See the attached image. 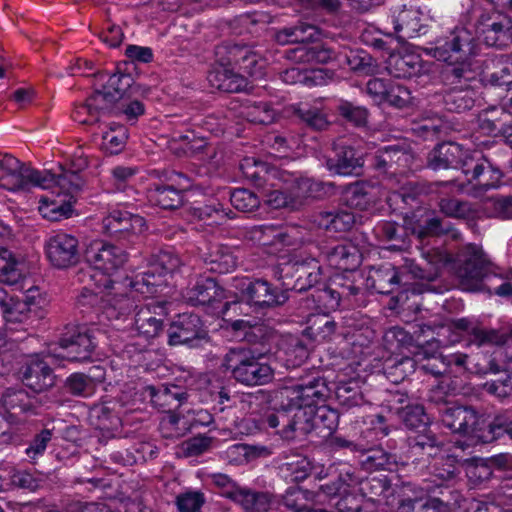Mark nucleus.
Instances as JSON below:
<instances>
[{"label": "nucleus", "mask_w": 512, "mask_h": 512, "mask_svg": "<svg viewBox=\"0 0 512 512\" xmlns=\"http://www.w3.org/2000/svg\"><path fill=\"white\" fill-rule=\"evenodd\" d=\"M380 232L386 241L393 242L399 248L407 247L410 236H414L420 243L429 238L450 236L458 240L461 233L454 225L439 216L435 210L419 207L403 217V224L386 221L380 225Z\"/></svg>", "instance_id": "obj_1"}, {"label": "nucleus", "mask_w": 512, "mask_h": 512, "mask_svg": "<svg viewBox=\"0 0 512 512\" xmlns=\"http://www.w3.org/2000/svg\"><path fill=\"white\" fill-rule=\"evenodd\" d=\"M149 87L135 83L130 74L114 73L105 83L94 84L93 93L86 99V102L76 111L77 115L85 110L94 121H99L101 116H119V103L125 97L136 95L144 96Z\"/></svg>", "instance_id": "obj_2"}, {"label": "nucleus", "mask_w": 512, "mask_h": 512, "mask_svg": "<svg viewBox=\"0 0 512 512\" xmlns=\"http://www.w3.org/2000/svg\"><path fill=\"white\" fill-rule=\"evenodd\" d=\"M270 351L231 348L225 354L222 365L236 383L246 387L264 386L271 383L275 375L274 368L268 362Z\"/></svg>", "instance_id": "obj_3"}, {"label": "nucleus", "mask_w": 512, "mask_h": 512, "mask_svg": "<svg viewBox=\"0 0 512 512\" xmlns=\"http://www.w3.org/2000/svg\"><path fill=\"white\" fill-rule=\"evenodd\" d=\"M443 425L452 433L491 443L499 438V415L492 420L472 406L443 405L439 409Z\"/></svg>", "instance_id": "obj_4"}, {"label": "nucleus", "mask_w": 512, "mask_h": 512, "mask_svg": "<svg viewBox=\"0 0 512 512\" xmlns=\"http://www.w3.org/2000/svg\"><path fill=\"white\" fill-rule=\"evenodd\" d=\"M453 269L463 290L484 292L490 290V282L496 280L499 267L488 258L482 247L469 244L458 252Z\"/></svg>", "instance_id": "obj_5"}, {"label": "nucleus", "mask_w": 512, "mask_h": 512, "mask_svg": "<svg viewBox=\"0 0 512 512\" xmlns=\"http://www.w3.org/2000/svg\"><path fill=\"white\" fill-rule=\"evenodd\" d=\"M243 175L260 191L261 198L273 209H296L298 201L283 191L273 189L277 170L269 164L253 158H246L240 164Z\"/></svg>", "instance_id": "obj_6"}, {"label": "nucleus", "mask_w": 512, "mask_h": 512, "mask_svg": "<svg viewBox=\"0 0 512 512\" xmlns=\"http://www.w3.org/2000/svg\"><path fill=\"white\" fill-rule=\"evenodd\" d=\"M237 299L225 302L222 312L225 313L232 304L245 303L255 312H263L283 306L289 299L286 290L274 287L264 279L243 281L238 287Z\"/></svg>", "instance_id": "obj_7"}, {"label": "nucleus", "mask_w": 512, "mask_h": 512, "mask_svg": "<svg viewBox=\"0 0 512 512\" xmlns=\"http://www.w3.org/2000/svg\"><path fill=\"white\" fill-rule=\"evenodd\" d=\"M283 290L304 292L314 290L322 281V267L314 258L283 263L276 272Z\"/></svg>", "instance_id": "obj_8"}, {"label": "nucleus", "mask_w": 512, "mask_h": 512, "mask_svg": "<svg viewBox=\"0 0 512 512\" xmlns=\"http://www.w3.org/2000/svg\"><path fill=\"white\" fill-rule=\"evenodd\" d=\"M414 155L409 145L394 144L385 146L375 153L373 168L392 185H400L410 170Z\"/></svg>", "instance_id": "obj_9"}, {"label": "nucleus", "mask_w": 512, "mask_h": 512, "mask_svg": "<svg viewBox=\"0 0 512 512\" xmlns=\"http://www.w3.org/2000/svg\"><path fill=\"white\" fill-rule=\"evenodd\" d=\"M0 169L5 172L0 178V186L11 191L28 190L31 185L46 187V182L53 178L47 171L25 166L11 155L0 158Z\"/></svg>", "instance_id": "obj_10"}, {"label": "nucleus", "mask_w": 512, "mask_h": 512, "mask_svg": "<svg viewBox=\"0 0 512 512\" xmlns=\"http://www.w3.org/2000/svg\"><path fill=\"white\" fill-rule=\"evenodd\" d=\"M169 346L201 347L209 342V334L201 318L196 314H181L167 329Z\"/></svg>", "instance_id": "obj_11"}, {"label": "nucleus", "mask_w": 512, "mask_h": 512, "mask_svg": "<svg viewBox=\"0 0 512 512\" xmlns=\"http://www.w3.org/2000/svg\"><path fill=\"white\" fill-rule=\"evenodd\" d=\"M476 32L489 47L503 49L512 44V18L503 12H483L475 22Z\"/></svg>", "instance_id": "obj_12"}, {"label": "nucleus", "mask_w": 512, "mask_h": 512, "mask_svg": "<svg viewBox=\"0 0 512 512\" xmlns=\"http://www.w3.org/2000/svg\"><path fill=\"white\" fill-rule=\"evenodd\" d=\"M215 56L220 66L238 69L243 75L261 74L258 55L246 45L223 43L216 47Z\"/></svg>", "instance_id": "obj_13"}, {"label": "nucleus", "mask_w": 512, "mask_h": 512, "mask_svg": "<svg viewBox=\"0 0 512 512\" xmlns=\"http://www.w3.org/2000/svg\"><path fill=\"white\" fill-rule=\"evenodd\" d=\"M57 344L61 350L57 356L69 361L87 360L95 348L88 330L78 325L65 326Z\"/></svg>", "instance_id": "obj_14"}, {"label": "nucleus", "mask_w": 512, "mask_h": 512, "mask_svg": "<svg viewBox=\"0 0 512 512\" xmlns=\"http://www.w3.org/2000/svg\"><path fill=\"white\" fill-rule=\"evenodd\" d=\"M475 38L465 27H455L444 40L438 41L434 57L439 61H453L467 58L474 53Z\"/></svg>", "instance_id": "obj_15"}, {"label": "nucleus", "mask_w": 512, "mask_h": 512, "mask_svg": "<svg viewBox=\"0 0 512 512\" xmlns=\"http://www.w3.org/2000/svg\"><path fill=\"white\" fill-rule=\"evenodd\" d=\"M45 250L49 262L57 269L75 266L81 258L78 239L66 233L50 237L45 244Z\"/></svg>", "instance_id": "obj_16"}, {"label": "nucleus", "mask_w": 512, "mask_h": 512, "mask_svg": "<svg viewBox=\"0 0 512 512\" xmlns=\"http://www.w3.org/2000/svg\"><path fill=\"white\" fill-rule=\"evenodd\" d=\"M85 259L95 269L110 274L123 267L128 254L113 244L103 241L92 242L85 250Z\"/></svg>", "instance_id": "obj_17"}, {"label": "nucleus", "mask_w": 512, "mask_h": 512, "mask_svg": "<svg viewBox=\"0 0 512 512\" xmlns=\"http://www.w3.org/2000/svg\"><path fill=\"white\" fill-rule=\"evenodd\" d=\"M471 158V155L463 147L452 141H445L437 144L426 156V166L439 171L444 169H461L464 162Z\"/></svg>", "instance_id": "obj_18"}, {"label": "nucleus", "mask_w": 512, "mask_h": 512, "mask_svg": "<svg viewBox=\"0 0 512 512\" xmlns=\"http://www.w3.org/2000/svg\"><path fill=\"white\" fill-rule=\"evenodd\" d=\"M325 166L337 175H359L363 167V158L354 147L333 142L332 153L325 156Z\"/></svg>", "instance_id": "obj_19"}, {"label": "nucleus", "mask_w": 512, "mask_h": 512, "mask_svg": "<svg viewBox=\"0 0 512 512\" xmlns=\"http://www.w3.org/2000/svg\"><path fill=\"white\" fill-rule=\"evenodd\" d=\"M167 304L152 302L137 311L134 324L139 335L151 339L164 331V319L168 315Z\"/></svg>", "instance_id": "obj_20"}, {"label": "nucleus", "mask_w": 512, "mask_h": 512, "mask_svg": "<svg viewBox=\"0 0 512 512\" xmlns=\"http://www.w3.org/2000/svg\"><path fill=\"white\" fill-rule=\"evenodd\" d=\"M144 224V219L139 215L113 211L103 219V232L118 241H131L136 237V230H140Z\"/></svg>", "instance_id": "obj_21"}, {"label": "nucleus", "mask_w": 512, "mask_h": 512, "mask_svg": "<svg viewBox=\"0 0 512 512\" xmlns=\"http://www.w3.org/2000/svg\"><path fill=\"white\" fill-rule=\"evenodd\" d=\"M321 253L331 266L344 272L356 271L362 262L359 249L348 241L326 245Z\"/></svg>", "instance_id": "obj_22"}, {"label": "nucleus", "mask_w": 512, "mask_h": 512, "mask_svg": "<svg viewBox=\"0 0 512 512\" xmlns=\"http://www.w3.org/2000/svg\"><path fill=\"white\" fill-rule=\"evenodd\" d=\"M184 297L192 305L214 306L226 298V293L215 278L200 277L192 287L186 289Z\"/></svg>", "instance_id": "obj_23"}, {"label": "nucleus", "mask_w": 512, "mask_h": 512, "mask_svg": "<svg viewBox=\"0 0 512 512\" xmlns=\"http://www.w3.org/2000/svg\"><path fill=\"white\" fill-rule=\"evenodd\" d=\"M19 375L22 383L35 393L47 391L55 385L53 369L44 361H32L22 366Z\"/></svg>", "instance_id": "obj_24"}, {"label": "nucleus", "mask_w": 512, "mask_h": 512, "mask_svg": "<svg viewBox=\"0 0 512 512\" xmlns=\"http://www.w3.org/2000/svg\"><path fill=\"white\" fill-rule=\"evenodd\" d=\"M463 173L467 176L468 182L476 181L484 190L495 187L501 178V172L498 168L484 157L471 156L463 165Z\"/></svg>", "instance_id": "obj_25"}, {"label": "nucleus", "mask_w": 512, "mask_h": 512, "mask_svg": "<svg viewBox=\"0 0 512 512\" xmlns=\"http://www.w3.org/2000/svg\"><path fill=\"white\" fill-rule=\"evenodd\" d=\"M297 386L301 403L303 407L307 408L317 407L318 404L325 403L332 393L328 380L323 376H314L302 380Z\"/></svg>", "instance_id": "obj_26"}, {"label": "nucleus", "mask_w": 512, "mask_h": 512, "mask_svg": "<svg viewBox=\"0 0 512 512\" xmlns=\"http://www.w3.org/2000/svg\"><path fill=\"white\" fill-rule=\"evenodd\" d=\"M437 96L449 112L462 113L471 110L475 104V92L469 85L450 87Z\"/></svg>", "instance_id": "obj_27"}, {"label": "nucleus", "mask_w": 512, "mask_h": 512, "mask_svg": "<svg viewBox=\"0 0 512 512\" xmlns=\"http://www.w3.org/2000/svg\"><path fill=\"white\" fill-rule=\"evenodd\" d=\"M343 200L351 208L367 210L375 203V186L367 181L351 183L343 190Z\"/></svg>", "instance_id": "obj_28"}, {"label": "nucleus", "mask_w": 512, "mask_h": 512, "mask_svg": "<svg viewBox=\"0 0 512 512\" xmlns=\"http://www.w3.org/2000/svg\"><path fill=\"white\" fill-rule=\"evenodd\" d=\"M483 76L492 85L502 86L512 83V61L500 55L487 58L483 62Z\"/></svg>", "instance_id": "obj_29"}, {"label": "nucleus", "mask_w": 512, "mask_h": 512, "mask_svg": "<svg viewBox=\"0 0 512 512\" xmlns=\"http://www.w3.org/2000/svg\"><path fill=\"white\" fill-rule=\"evenodd\" d=\"M316 431L314 425L313 408L302 407L289 418L286 429H279L277 433L286 440H293L299 436H306Z\"/></svg>", "instance_id": "obj_30"}, {"label": "nucleus", "mask_w": 512, "mask_h": 512, "mask_svg": "<svg viewBox=\"0 0 512 512\" xmlns=\"http://www.w3.org/2000/svg\"><path fill=\"white\" fill-rule=\"evenodd\" d=\"M233 502L245 512H267L274 502V495L268 491L241 487Z\"/></svg>", "instance_id": "obj_31"}, {"label": "nucleus", "mask_w": 512, "mask_h": 512, "mask_svg": "<svg viewBox=\"0 0 512 512\" xmlns=\"http://www.w3.org/2000/svg\"><path fill=\"white\" fill-rule=\"evenodd\" d=\"M440 77L445 86L466 83L476 78V71L472 68L471 61L467 58L453 61H445Z\"/></svg>", "instance_id": "obj_32"}, {"label": "nucleus", "mask_w": 512, "mask_h": 512, "mask_svg": "<svg viewBox=\"0 0 512 512\" xmlns=\"http://www.w3.org/2000/svg\"><path fill=\"white\" fill-rule=\"evenodd\" d=\"M314 217L320 227L334 232L350 231L356 222L354 213L347 210L321 211Z\"/></svg>", "instance_id": "obj_33"}, {"label": "nucleus", "mask_w": 512, "mask_h": 512, "mask_svg": "<svg viewBox=\"0 0 512 512\" xmlns=\"http://www.w3.org/2000/svg\"><path fill=\"white\" fill-rule=\"evenodd\" d=\"M1 403L5 410L13 415L35 413L36 406L23 388H7L1 396Z\"/></svg>", "instance_id": "obj_34"}, {"label": "nucleus", "mask_w": 512, "mask_h": 512, "mask_svg": "<svg viewBox=\"0 0 512 512\" xmlns=\"http://www.w3.org/2000/svg\"><path fill=\"white\" fill-rule=\"evenodd\" d=\"M391 496L396 500L400 512H410L425 499V490L411 482L395 485Z\"/></svg>", "instance_id": "obj_35"}, {"label": "nucleus", "mask_w": 512, "mask_h": 512, "mask_svg": "<svg viewBox=\"0 0 512 512\" xmlns=\"http://www.w3.org/2000/svg\"><path fill=\"white\" fill-rule=\"evenodd\" d=\"M149 200L166 210H175L184 203V189L173 185H156L148 192Z\"/></svg>", "instance_id": "obj_36"}, {"label": "nucleus", "mask_w": 512, "mask_h": 512, "mask_svg": "<svg viewBox=\"0 0 512 512\" xmlns=\"http://www.w3.org/2000/svg\"><path fill=\"white\" fill-rule=\"evenodd\" d=\"M457 474L456 459L453 456H447L445 460L433 466L432 482L435 483L436 488L440 489V496L450 492L453 497L454 491L451 489L450 483L455 481Z\"/></svg>", "instance_id": "obj_37"}, {"label": "nucleus", "mask_w": 512, "mask_h": 512, "mask_svg": "<svg viewBox=\"0 0 512 512\" xmlns=\"http://www.w3.org/2000/svg\"><path fill=\"white\" fill-rule=\"evenodd\" d=\"M371 287L379 294H391L402 284L401 271L394 267L379 268L370 274Z\"/></svg>", "instance_id": "obj_38"}, {"label": "nucleus", "mask_w": 512, "mask_h": 512, "mask_svg": "<svg viewBox=\"0 0 512 512\" xmlns=\"http://www.w3.org/2000/svg\"><path fill=\"white\" fill-rule=\"evenodd\" d=\"M292 115L303 125L313 131H323L329 126V121L325 113L319 108L308 104L292 106Z\"/></svg>", "instance_id": "obj_39"}, {"label": "nucleus", "mask_w": 512, "mask_h": 512, "mask_svg": "<svg viewBox=\"0 0 512 512\" xmlns=\"http://www.w3.org/2000/svg\"><path fill=\"white\" fill-rule=\"evenodd\" d=\"M396 415L404 426L414 433L426 429L431 424L430 418L422 405L408 404L396 409Z\"/></svg>", "instance_id": "obj_40"}, {"label": "nucleus", "mask_w": 512, "mask_h": 512, "mask_svg": "<svg viewBox=\"0 0 512 512\" xmlns=\"http://www.w3.org/2000/svg\"><path fill=\"white\" fill-rule=\"evenodd\" d=\"M409 447L412 451L427 455L436 456L441 450L442 442L431 430L430 425L426 429L419 430L414 436L409 437Z\"/></svg>", "instance_id": "obj_41"}, {"label": "nucleus", "mask_w": 512, "mask_h": 512, "mask_svg": "<svg viewBox=\"0 0 512 512\" xmlns=\"http://www.w3.org/2000/svg\"><path fill=\"white\" fill-rule=\"evenodd\" d=\"M319 30L315 25L308 23H299L292 27L280 30L276 34V39L281 44L286 43H308L317 39Z\"/></svg>", "instance_id": "obj_42"}, {"label": "nucleus", "mask_w": 512, "mask_h": 512, "mask_svg": "<svg viewBox=\"0 0 512 512\" xmlns=\"http://www.w3.org/2000/svg\"><path fill=\"white\" fill-rule=\"evenodd\" d=\"M22 263L7 248L0 247V281L15 285L23 278Z\"/></svg>", "instance_id": "obj_43"}, {"label": "nucleus", "mask_w": 512, "mask_h": 512, "mask_svg": "<svg viewBox=\"0 0 512 512\" xmlns=\"http://www.w3.org/2000/svg\"><path fill=\"white\" fill-rule=\"evenodd\" d=\"M313 417L318 434L327 437L336 431L340 414L336 409L323 404L313 408Z\"/></svg>", "instance_id": "obj_44"}, {"label": "nucleus", "mask_w": 512, "mask_h": 512, "mask_svg": "<svg viewBox=\"0 0 512 512\" xmlns=\"http://www.w3.org/2000/svg\"><path fill=\"white\" fill-rule=\"evenodd\" d=\"M391 489V481L386 477H367L359 483V492L371 502H379Z\"/></svg>", "instance_id": "obj_45"}, {"label": "nucleus", "mask_w": 512, "mask_h": 512, "mask_svg": "<svg viewBox=\"0 0 512 512\" xmlns=\"http://www.w3.org/2000/svg\"><path fill=\"white\" fill-rule=\"evenodd\" d=\"M415 370V361L410 357L389 359L384 363L383 372L386 378L394 384L404 381Z\"/></svg>", "instance_id": "obj_46"}, {"label": "nucleus", "mask_w": 512, "mask_h": 512, "mask_svg": "<svg viewBox=\"0 0 512 512\" xmlns=\"http://www.w3.org/2000/svg\"><path fill=\"white\" fill-rule=\"evenodd\" d=\"M309 323L306 332L314 341L330 340L339 327L338 322L328 315L315 316Z\"/></svg>", "instance_id": "obj_47"}, {"label": "nucleus", "mask_w": 512, "mask_h": 512, "mask_svg": "<svg viewBox=\"0 0 512 512\" xmlns=\"http://www.w3.org/2000/svg\"><path fill=\"white\" fill-rule=\"evenodd\" d=\"M210 270L219 274L233 271L237 266L236 258L231 248L226 245H217L209 257Z\"/></svg>", "instance_id": "obj_48"}, {"label": "nucleus", "mask_w": 512, "mask_h": 512, "mask_svg": "<svg viewBox=\"0 0 512 512\" xmlns=\"http://www.w3.org/2000/svg\"><path fill=\"white\" fill-rule=\"evenodd\" d=\"M342 298L335 287L323 286L316 287L313 292L307 296L308 308H336L339 306Z\"/></svg>", "instance_id": "obj_49"}, {"label": "nucleus", "mask_w": 512, "mask_h": 512, "mask_svg": "<svg viewBox=\"0 0 512 512\" xmlns=\"http://www.w3.org/2000/svg\"><path fill=\"white\" fill-rule=\"evenodd\" d=\"M441 213L446 217L455 219H467L475 210L468 201H462L454 197H442L437 202Z\"/></svg>", "instance_id": "obj_50"}, {"label": "nucleus", "mask_w": 512, "mask_h": 512, "mask_svg": "<svg viewBox=\"0 0 512 512\" xmlns=\"http://www.w3.org/2000/svg\"><path fill=\"white\" fill-rule=\"evenodd\" d=\"M0 311L4 319L10 323L24 322L33 312L27 303L14 296H8Z\"/></svg>", "instance_id": "obj_51"}, {"label": "nucleus", "mask_w": 512, "mask_h": 512, "mask_svg": "<svg viewBox=\"0 0 512 512\" xmlns=\"http://www.w3.org/2000/svg\"><path fill=\"white\" fill-rule=\"evenodd\" d=\"M344 486L345 482L341 476H339L329 483L320 485L317 490H310V502L316 505L330 503L333 499L341 495Z\"/></svg>", "instance_id": "obj_52"}, {"label": "nucleus", "mask_w": 512, "mask_h": 512, "mask_svg": "<svg viewBox=\"0 0 512 512\" xmlns=\"http://www.w3.org/2000/svg\"><path fill=\"white\" fill-rule=\"evenodd\" d=\"M335 394L339 404L347 409L364 403V397L357 382L339 384L335 389Z\"/></svg>", "instance_id": "obj_53"}, {"label": "nucleus", "mask_w": 512, "mask_h": 512, "mask_svg": "<svg viewBox=\"0 0 512 512\" xmlns=\"http://www.w3.org/2000/svg\"><path fill=\"white\" fill-rule=\"evenodd\" d=\"M276 338V331L263 323L253 324L244 334V339L251 345H260L262 347L261 351L270 349L271 343Z\"/></svg>", "instance_id": "obj_54"}, {"label": "nucleus", "mask_w": 512, "mask_h": 512, "mask_svg": "<svg viewBox=\"0 0 512 512\" xmlns=\"http://www.w3.org/2000/svg\"><path fill=\"white\" fill-rule=\"evenodd\" d=\"M310 490L303 489L298 485L290 486L281 496L280 502L292 512H302L310 502Z\"/></svg>", "instance_id": "obj_55"}, {"label": "nucleus", "mask_w": 512, "mask_h": 512, "mask_svg": "<svg viewBox=\"0 0 512 512\" xmlns=\"http://www.w3.org/2000/svg\"><path fill=\"white\" fill-rule=\"evenodd\" d=\"M260 198L261 194L258 195L246 188H238L231 193L230 202L236 210L250 213L259 208Z\"/></svg>", "instance_id": "obj_56"}, {"label": "nucleus", "mask_w": 512, "mask_h": 512, "mask_svg": "<svg viewBox=\"0 0 512 512\" xmlns=\"http://www.w3.org/2000/svg\"><path fill=\"white\" fill-rule=\"evenodd\" d=\"M53 178L51 180H48L46 182V187H50L52 184L57 185L61 190L65 191L67 194L71 195V197H74L77 193H79L85 182L83 178L75 173V172H65L60 175H54L50 172H48Z\"/></svg>", "instance_id": "obj_57"}, {"label": "nucleus", "mask_w": 512, "mask_h": 512, "mask_svg": "<svg viewBox=\"0 0 512 512\" xmlns=\"http://www.w3.org/2000/svg\"><path fill=\"white\" fill-rule=\"evenodd\" d=\"M89 417L91 422L101 430H110L117 427L119 418L106 403L95 404L91 407Z\"/></svg>", "instance_id": "obj_58"}, {"label": "nucleus", "mask_w": 512, "mask_h": 512, "mask_svg": "<svg viewBox=\"0 0 512 512\" xmlns=\"http://www.w3.org/2000/svg\"><path fill=\"white\" fill-rule=\"evenodd\" d=\"M286 460L287 470L290 471L295 482L305 480L314 468L308 457L296 452L287 455Z\"/></svg>", "instance_id": "obj_59"}, {"label": "nucleus", "mask_w": 512, "mask_h": 512, "mask_svg": "<svg viewBox=\"0 0 512 512\" xmlns=\"http://www.w3.org/2000/svg\"><path fill=\"white\" fill-rule=\"evenodd\" d=\"M299 60L308 63L325 64L333 58V51L321 44L303 45L296 49Z\"/></svg>", "instance_id": "obj_60"}, {"label": "nucleus", "mask_w": 512, "mask_h": 512, "mask_svg": "<svg viewBox=\"0 0 512 512\" xmlns=\"http://www.w3.org/2000/svg\"><path fill=\"white\" fill-rule=\"evenodd\" d=\"M367 469L392 470L397 465V456L382 448L370 450L363 461Z\"/></svg>", "instance_id": "obj_61"}, {"label": "nucleus", "mask_w": 512, "mask_h": 512, "mask_svg": "<svg viewBox=\"0 0 512 512\" xmlns=\"http://www.w3.org/2000/svg\"><path fill=\"white\" fill-rule=\"evenodd\" d=\"M274 401L279 405V409L285 412L293 408L298 410L303 407L297 384L277 389L274 392Z\"/></svg>", "instance_id": "obj_62"}, {"label": "nucleus", "mask_w": 512, "mask_h": 512, "mask_svg": "<svg viewBox=\"0 0 512 512\" xmlns=\"http://www.w3.org/2000/svg\"><path fill=\"white\" fill-rule=\"evenodd\" d=\"M245 114L252 123L268 125L275 119V111L267 102H253L245 107Z\"/></svg>", "instance_id": "obj_63"}, {"label": "nucleus", "mask_w": 512, "mask_h": 512, "mask_svg": "<svg viewBox=\"0 0 512 512\" xmlns=\"http://www.w3.org/2000/svg\"><path fill=\"white\" fill-rule=\"evenodd\" d=\"M63 388L67 393L75 397L87 398L95 392L87 377L81 372L69 375L64 382Z\"/></svg>", "instance_id": "obj_64"}]
</instances>
